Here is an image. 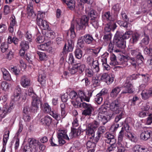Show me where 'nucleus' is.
Masks as SVG:
<instances>
[{"label":"nucleus","mask_w":152,"mask_h":152,"mask_svg":"<svg viewBox=\"0 0 152 152\" xmlns=\"http://www.w3.org/2000/svg\"><path fill=\"white\" fill-rule=\"evenodd\" d=\"M28 141L29 145H25L23 148L24 152H37V146L39 143L38 140L32 138L29 139Z\"/></svg>","instance_id":"1"},{"label":"nucleus","mask_w":152,"mask_h":152,"mask_svg":"<svg viewBox=\"0 0 152 152\" xmlns=\"http://www.w3.org/2000/svg\"><path fill=\"white\" fill-rule=\"evenodd\" d=\"M113 43L118 47L121 49H124L126 47L125 40L121 37L120 33L117 32L113 40Z\"/></svg>","instance_id":"2"},{"label":"nucleus","mask_w":152,"mask_h":152,"mask_svg":"<svg viewBox=\"0 0 152 152\" xmlns=\"http://www.w3.org/2000/svg\"><path fill=\"white\" fill-rule=\"evenodd\" d=\"M121 102L119 99H117L113 101L110 104V109L116 114H119L120 111L123 110V109L120 107Z\"/></svg>","instance_id":"3"},{"label":"nucleus","mask_w":152,"mask_h":152,"mask_svg":"<svg viewBox=\"0 0 152 152\" xmlns=\"http://www.w3.org/2000/svg\"><path fill=\"white\" fill-rule=\"evenodd\" d=\"M82 107L84 110L82 111V115L85 116H91L94 111V107L91 104L83 102Z\"/></svg>","instance_id":"4"},{"label":"nucleus","mask_w":152,"mask_h":152,"mask_svg":"<svg viewBox=\"0 0 152 152\" xmlns=\"http://www.w3.org/2000/svg\"><path fill=\"white\" fill-rule=\"evenodd\" d=\"M132 79V76L127 77L126 82L124 85V89L122 91V94L131 93L133 92L134 89L131 83Z\"/></svg>","instance_id":"5"},{"label":"nucleus","mask_w":152,"mask_h":152,"mask_svg":"<svg viewBox=\"0 0 152 152\" xmlns=\"http://www.w3.org/2000/svg\"><path fill=\"white\" fill-rule=\"evenodd\" d=\"M14 102H11L8 106L5 105L3 106L2 110L0 111V115L2 118H4L8 114L11 112L12 110L14 109Z\"/></svg>","instance_id":"6"},{"label":"nucleus","mask_w":152,"mask_h":152,"mask_svg":"<svg viewBox=\"0 0 152 152\" xmlns=\"http://www.w3.org/2000/svg\"><path fill=\"white\" fill-rule=\"evenodd\" d=\"M32 100L31 110L34 113L36 112L40 103V101L39 98L37 95H34V96H32Z\"/></svg>","instance_id":"7"},{"label":"nucleus","mask_w":152,"mask_h":152,"mask_svg":"<svg viewBox=\"0 0 152 152\" xmlns=\"http://www.w3.org/2000/svg\"><path fill=\"white\" fill-rule=\"evenodd\" d=\"M58 134V137L59 144L62 145L65 143V141L63 139L69 140L68 137L66 134V131L65 130H60Z\"/></svg>","instance_id":"8"},{"label":"nucleus","mask_w":152,"mask_h":152,"mask_svg":"<svg viewBox=\"0 0 152 152\" xmlns=\"http://www.w3.org/2000/svg\"><path fill=\"white\" fill-rule=\"evenodd\" d=\"M20 53L21 56L24 55L25 51L28 50L29 48V42L25 40L22 41L20 45Z\"/></svg>","instance_id":"9"},{"label":"nucleus","mask_w":152,"mask_h":152,"mask_svg":"<svg viewBox=\"0 0 152 152\" xmlns=\"http://www.w3.org/2000/svg\"><path fill=\"white\" fill-rule=\"evenodd\" d=\"M117 26L114 21H110L105 25L104 31V34L111 33L110 31H113L116 28Z\"/></svg>","instance_id":"10"},{"label":"nucleus","mask_w":152,"mask_h":152,"mask_svg":"<svg viewBox=\"0 0 152 152\" xmlns=\"http://www.w3.org/2000/svg\"><path fill=\"white\" fill-rule=\"evenodd\" d=\"M127 132V133H126V136L129 138V139L132 141L133 142H136L137 141V139L136 137H135L133 134L129 132L130 126L128 124H126L123 127Z\"/></svg>","instance_id":"11"},{"label":"nucleus","mask_w":152,"mask_h":152,"mask_svg":"<svg viewBox=\"0 0 152 152\" xmlns=\"http://www.w3.org/2000/svg\"><path fill=\"white\" fill-rule=\"evenodd\" d=\"M101 79L103 81L105 82L107 84L110 85L114 81V77L112 75H110L107 73H104L101 76Z\"/></svg>","instance_id":"12"},{"label":"nucleus","mask_w":152,"mask_h":152,"mask_svg":"<svg viewBox=\"0 0 152 152\" xmlns=\"http://www.w3.org/2000/svg\"><path fill=\"white\" fill-rule=\"evenodd\" d=\"M88 18L86 15L83 16L79 23H77V28H78L80 29H83L85 26L87 25L88 21Z\"/></svg>","instance_id":"13"},{"label":"nucleus","mask_w":152,"mask_h":152,"mask_svg":"<svg viewBox=\"0 0 152 152\" xmlns=\"http://www.w3.org/2000/svg\"><path fill=\"white\" fill-rule=\"evenodd\" d=\"M112 117V115L109 113H107L106 115H98V119L100 121L103 125H105L109 121Z\"/></svg>","instance_id":"14"},{"label":"nucleus","mask_w":152,"mask_h":152,"mask_svg":"<svg viewBox=\"0 0 152 152\" xmlns=\"http://www.w3.org/2000/svg\"><path fill=\"white\" fill-rule=\"evenodd\" d=\"M104 137L106 138L105 141L106 143L110 145L115 143L116 139L115 138L114 135L110 134L109 132H107L105 133Z\"/></svg>","instance_id":"15"},{"label":"nucleus","mask_w":152,"mask_h":152,"mask_svg":"<svg viewBox=\"0 0 152 152\" xmlns=\"http://www.w3.org/2000/svg\"><path fill=\"white\" fill-rule=\"evenodd\" d=\"M20 84L24 88H27L31 85L30 79L25 75L22 76L20 79Z\"/></svg>","instance_id":"16"},{"label":"nucleus","mask_w":152,"mask_h":152,"mask_svg":"<svg viewBox=\"0 0 152 152\" xmlns=\"http://www.w3.org/2000/svg\"><path fill=\"white\" fill-rule=\"evenodd\" d=\"M99 140L96 138H94L89 139L86 144L87 148L88 149H94L96 147V144L98 141Z\"/></svg>","instance_id":"17"},{"label":"nucleus","mask_w":152,"mask_h":152,"mask_svg":"<svg viewBox=\"0 0 152 152\" xmlns=\"http://www.w3.org/2000/svg\"><path fill=\"white\" fill-rule=\"evenodd\" d=\"M37 25L42 30L48 29L49 25L47 21L44 20H37Z\"/></svg>","instance_id":"18"},{"label":"nucleus","mask_w":152,"mask_h":152,"mask_svg":"<svg viewBox=\"0 0 152 152\" xmlns=\"http://www.w3.org/2000/svg\"><path fill=\"white\" fill-rule=\"evenodd\" d=\"M45 71L43 70H39V75L38 78V81L42 86H44L45 84V78L46 77L45 75Z\"/></svg>","instance_id":"19"},{"label":"nucleus","mask_w":152,"mask_h":152,"mask_svg":"<svg viewBox=\"0 0 152 152\" xmlns=\"http://www.w3.org/2000/svg\"><path fill=\"white\" fill-rule=\"evenodd\" d=\"M83 40L87 44H91L96 42L92 36L90 34H86L83 36Z\"/></svg>","instance_id":"20"},{"label":"nucleus","mask_w":152,"mask_h":152,"mask_svg":"<svg viewBox=\"0 0 152 152\" xmlns=\"http://www.w3.org/2000/svg\"><path fill=\"white\" fill-rule=\"evenodd\" d=\"M152 132L150 130L145 131L140 134V139L143 140H147L151 137Z\"/></svg>","instance_id":"21"},{"label":"nucleus","mask_w":152,"mask_h":152,"mask_svg":"<svg viewBox=\"0 0 152 152\" xmlns=\"http://www.w3.org/2000/svg\"><path fill=\"white\" fill-rule=\"evenodd\" d=\"M96 130L90 126H89L86 131V134L88 136L89 139L95 138L94 137L95 132Z\"/></svg>","instance_id":"22"},{"label":"nucleus","mask_w":152,"mask_h":152,"mask_svg":"<svg viewBox=\"0 0 152 152\" xmlns=\"http://www.w3.org/2000/svg\"><path fill=\"white\" fill-rule=\"evenodd\" d=\"M106 130V129L104 126H101L99 127L96 133V136L95 137L96 138L99 140L101 137L102 136L105 132Z\"/></svg>","instance_id":"23"},{"label":"nucleus","mask_w":152,"mask_h":152,"mask_svg":"<svg viewBox=\"0 0 152 152\" xmlns=\"http://www.w3.org/2000/svg\"><path fill=\"white\" fill-rule=\"evenodd\" d=\"M150 41L149 37L148 35L145 34L142 39L141 40L139 44L141 47H144L149 43Z\"/></svg>","instance_id":"24"},{"label":"nucleus","mask_w":152,"mask_h":152,"mask_svg":"<svg viewBox=\"0 0 152 152\" xmlns=\"http://www.w3.org/2000/svg\"><path fill=\"white\" fill-rule=\"evenodd\" d=\"M81 133V130L80 127H79L77 129L74 128L70 133V137L72 138L79 136Z\"/></svg>","instance_id":"25"},{"label":"nucleus","mask_w":152,"mask_h":152,"mask_svg":"<svg viewBox=\"0 0 152 152\" xmlns=\"http://www.w3.org/2000/svg\"><path fill=\"white\" fill-rule=\"evenodd\" d=\"M121 90V87H120L116 86L110 92V96L113 98L116 97L120 92Z\"/></svg>","instance_id":"26"},{"label":"nucleus","mask_w":152,"mask_h":152,"mask_svg":"<svg viewBox=\"0 0 152 152\" xmlns=\"http://www.w3.org/2000/svg\"><path fill=\"white\" fill-rule=\"evenodd\" d=\"M128 59H129V57L124 56H121L119 61L118 62V65H122L123 67H126L128 65L127 61Z\"/></svg>","instance_id":"27"},{"label":"nucleus","mask_w":152,"mask_h":152,"mask_svg":"<svg viewBox=\"0 0 152 152\" xmlns=\"http://www.w3.org/2000/svg\"><path fill=\"white\" fill-rule=\"evenodd\" d=\"M118 152H125L126 150L125 147L129 148L127 142H124V143H118Z\"/></svg>","instance_id":"28"},{"label":"nucleus","mask_w":152,"mask_h":152,"mask_svg":"<svg viewBox=\"0 0 152 152\" xmlns=\"http://www.w3.org/2000/svg\"><path fill=\"white\" fill-rule=\"evenodd\" d=\"M52 121V118L49 116H46L41 120V122L44 125L49 126L51 124Z\"/></svg>","instance_id":"29"},{"label":"nucleus","mask_w":152,"mask_h":152,"mask_svg":"<svg viewBox=\"0 0 152 152\" xmlns=\"http://www.w3.org/2000/svg\"><path fill=\"white\" fill-rule=\"evenodd\" d=\"M1 71L3 73L4 79L6 80L10 81L11 78L9 72L4 68H2Z\"/></svg>","instance_id":"30"},{"label":"nucleus","mask_w":152,"mask_h":152,"mask_svg":"<svg viewBox=\"0 0 152 152\" xmlns=\"http://www.w3.org/2000/svg\"><path fill=\"white\" fill-rule=\"evenodd\" d=\"M140 34L136 32L132 34V37L130 39V42L132 44H135L139 40Z\"/></svg>","instance_id":"31"},{"label":"nucleus","mask_w":152,"mask_h":152,"mask_svg":"<svg viewBox=\"0 0 152 152\" xmlns=\"http://www.w3.org/2000/svg\"><path fill=\"white\" fill-rule=\"evenodd\" d=\"M41 107L44 112L50 113L52 111L51 107L48 103H45L43 105L41 104Z\"/></svg>","instance_id":"32"},{"label":"nucleus","mask_w":152,"mask_h":152,"mask_svg":"<svg viewBox=\"0 0 152 152\" xmlns=\"http://www.w3.org/2000/svg\"><path fill=\"white\" fill-rule=\"evenodd\" d=\"M90 66L95 72H98L100 70L99 64L97 60H95V61Z\"/></svg>","instance_id":"33"},{"label":"nucleus","mask_w":152,"mask_h":152,"mask_svg":"<svg viewBox=\"0 0 152 152\" xmlns=\"http://www.w3.org/2000/svg\"><path fill=\"white\" fill-rule=\"evenodd\" d=\"M81 99L79 98L77 99L73 100L71 102L72 105L75 107L79 108L81 107L82 105L81 102L83 101Z\"/></svg>","instance_id":"34"},{"label":"nucleus","mask_w":152,"mask_h":152,"mask_svg":"<svg viewBox=\"0 0 152 152\" xmlns=\"http://www.w3.org/2000/svg\"><path fill=\"white\" fill-rule=\"evenodd\" d=\"M27 15L29 17H34L36 15L33 11V7L30 4H28L27 6Z\"/></svg>","instance_id":"35"},{"label":"nucleus","mask_w":152,"mask_h":152,"mask_svg":"<svg viewBox=\"0 0 152 152\" xmlns=\"http://www.w3.org/2000/svg\"><path fill=\"white\" fill-rule=\"evenodd\" d=\"M146 148L139 145H136L133 148L134 152H145Z\"/></svg>","instance_id":"36"},{"label":"nucleus","mask_w":152,"mask_h":152,"mask_svg":"<svg viewBox=\"0 0 152 152\" xmlns=\"http://www.w3.org/2000/svg\"><path fill=\"white\" fill-rule=\"evenodd\" d=\"M19 42V39L16 37H14L13 38L11 36H9L7 39V42L11 44L13 43L15 45H18Z\"/></svg>","instance_id":"37"},{"label":"nucleus","mask_w":152,"mask_h":152,"mask_svg":"<svg viewBox=\"0 0 152 152\" xmlns=\"http://www.w3.org/2000/svg\"><path fill=\"white\" fill-rule=\"evenodd\" d=\"M124 134V128L122 127L121 129L119 132L118 137V143H124L126 142L123 140Z\"/></svg>","instance_id":"38"},{"label":"nucleus","mask_w":152,"mask_h":152,"mask_svg":"<svg viewBox=\"0 0 152 152\" xmlns=\"http://www.w3.org/2000/svg\"><path fill=\"white\" fill-rule=\"evenodd\" d=\"M108 107L105 104H103L101 105L100 108H99V112L98 115H106Z\"/></svg>","instance_id":"39"},{"label":"nucleus","mask_w":152,"mask_h":152,"mask_svg":"<svg viewBox=\"0 0 152 152\" xmlns=\"http://www.w3.org/2000/svg\"><path fill=\"white\" fill-rule=\"evenodd\" d=\"M142 77V80L143 83L145 84H142L140 86V87L141 88L142 87H145L146 85H147L148 83V81L150 80L149 76L148 75H143L142 74L141 75Z\"/></svg>","instance_id":"40"},{"label":"nucleus","mask_w":152,"mask_h":152,"mask_svg":"<svg viewBox=\"0 0 152 152\" xmlns=\"http://www.w3.org/2000/svg\"><path fill=\"white\" fill-rule=\"evenodd\" d=\"M119 113L120 114L117 115L115 118V121L116 123L124 118L125 112L123 110L120 111Z\"/></svg>","instance_id":"41"},{"label":"nucleus","mask_w":152,"mask_h":152,"mask_svg":"<svg viewBox=\"0 0 152 152\" xmlns=\"http://www.w3.org/2000/svg\"><path fill=\"white\" fill-rule=\"evenodd\" d=\"M70 33V36L73 39L76 37V34L75 32V27L74 25L72 23L71 27L68 31V33Z\"/></svg>","instance_id":"42"},{"label":"nucleus","mask_w":152,"mask_h":152,"mask_svg":"<svg viewBox=\"0 0 152 152\" xmlns=\"http://www.w3.org/2000/svg\"><path fill=\"white\" fill-rule=\"evenodd\" d=\"M77 69L80 73H82L84 70L86 66L84 64L78 63L75 65Z\"/></svg>","instance_id":"43"},{"label":"nucleus","mask_w":152,"mask_h":152,"mask_svg":"<svg viewBox=\"0 0 152 152\" xmlns=\"http://www.w3.org/2000/svg\"><path fill=\"white\" fill-rule=\"evenodd\" d=\"M50 115H51L53 118L56 119L57 120H59L61 118H63L64 117H63L62 116V115H60L58 113L56 112L52 111L50 113Z\"/></svg>","instance_id":"44"},{"label":"nucleus","mask_w":152,"mask_h":152,"mask_svg":"<svg viewBox=\"0 0 152 152\" xmlns=\"http://www.w3.org/2000/svg\"><path fill=\"white\" fill-rule=\"evenodd\" d=\"M67 51L70 52L72 50L74 47V42L71 39H69L68 40V46Z\"/></svg>","instance_id":"45"},{"label":"nucleus","mask_w":152,"mask_h":152,"mask_svg":"<svg viewBox=\"0 0 152 152\" xmlns=\"http://www.w3.org/2000/svg\"><path fill=\"white\" fill-rule=\"evenodd\" d=\"M110 59L111 61L110 64V65H115L118 64V62L116 61V57L114 54H111Z\"/></svg>","instance_id":"46"},{"label":"nucleus","mask_w":152,"mask_h":152,"mask_svg":"<svg viewBox=\"0 0 152 152\" xmlns=\"http://www.w3.org/2000/svg\"><path fill=\"white\" fill-rule=\"evenodd\" d=\"M90 20L91 23L95 28H97L98 27L99 23L97 18L90 19Z\"/></svg>","instance_id":"47"},{"label":"nucleus","mask_w":152,"mask_h":152,"mask_svg":"<svg viewBox=\"0 0 152 152\" xmlns=\"http://www.w3.org/2000/svg\"><path fill=\"white\" fill-rule=\"evenodd\" d=\"M83 53L82 50L79 48H77L75 51V55L76 58L80 59L82 56Z\"/></svg>","instance_id":"48"},{"label":"nucleus","mask_w":152,"mask_h":152,"mask_svg":"<svg viewBox=\"0 0 152 152\" xmlns=\"http://www.w3.org/2000/svg\"><path fill=\"white\" fill-rule=\"evenodd\" d=\"M102 100L103 97L98 94L96 95L94 99V101L95 103L98 104H101L102 102Z\"/></svg>","instance_id":"49"},{"label":"nucleus","mask_w":152,"mask_h":152,"mask_svg":"<svg viewBox=\"0 0 152 152\" xmlns=\"http://www.w3.org/2000/svg\"><path fill=\"white\" fill-rule=\"evenodd\" d=\"M1 88L5 91L8 90L9 88V83L5 81L2 82L1 84Z\"/></svg>","instance_id":"50"},{"label":"nucleus","mask_w":152,"mask_h":152,"mask_svg":"<svg viewBox=\"0 0 152 152\" xmlns=\"http://www.w3.org/2000/svg\"><path fill=\"white\" fill-rule=\"evenodd\" d=\"M66 4L71 10H74L75 7V1L74 0H72L71 1L66 3Z\"/></svg>","instance_id":"51"},{"label":"nucleus","mask_w":152,"mask_h":152,"mask_svg":"<svg viewBox=\"0 0 152 152\" xmlns=\"http://www.w3.org/2000/svg\"><path fill=\"white\" fill-rule=\"evenodd\" d=\"M10 132L9 131L6 132L4 135L3 138V145H5L7 142V140L9 138V136Z\"/></svg>","instance_id":"52"},{"label":"nucleus","mask_w":152,"mask_h":152,"mask_svg":"<svg viewBox=\"0 0 152 152\" xmlns=\"http://www.w3.org/2000/svg\"><path fill=\"white\" fill-rule=\"evenodd\" d=\"M60 107L61 108V112L62 116L63 117H65L66 115L65 112L66 110V104L64 103H63L60 104Z\"/></svg>","instance_id":"53"},{"label":"nucleus","mask_w":152,"mask_h":152,"mask_svg":"<svg viewBox=\"0 0 152 152\" xmlns=\"http://www.w3.org/2000/svg\"><path fill=\"white\" fill-rule=\"evenodd\" d=\"M78 98L81 99V100L86 101V95L84 92L82 91H79L78 92Z\"/></svg>","instance_id":"54"},{"label":"nucleus","mask_w":152,"mask_h":152,"mask_svg":"<svg viewBox=\"0 0 152 152\" xmlns=\"http://www.w3.org/2000/svg\"><path fill=\"white\" fill-rule=\"evenodd\" d=\"M144 53L146 54L152 55V45H149V48L146 47L145 48Z\"/></svg>","instance_id":"55"},{"label":"nucleus","mask_w":152,"mask_h":152,"mask_svg":"<svg viewBox=\"0 0 152 152\" xmlns=\"http://www.w3.org/2000/svg\"><path fill=\"white\" fill-rule=\"evenodd\" d=\"M88 15L91 18V19L97 18L96 12L94 10H90L88 13Z\"/></svg>","instance_id":"56"},{"label":"nucleus","mask_w":152,"mask_h":152,"mask_svg":"<svg viewBox=\"0 0 152 152\" xmlns=\"http://www.w3.org/2000/svg\"><path fill=\"white\" fill-rule=\"evenodd\" d=\"M37 53L39 56V58L40 60H45L47 58V56L45 53L39 51H37Z\"/></svg>","instance_id":"57"},{"label":"nucleus","mask_w":152,"mask_h":152,"mask_svg":"<svg viewBox=\"0 0 152 152\" xmlns=\"http://www.w3.org/2000/svg\"><path fill=\"white\" fill-rule=\"evenodd\" d=\"M141 95L142 96L143 99H147L150 96L148 91L147 90H143L141 94Z\"/></svg>","instance_id":"58"},{"label":"nucleus","mask_w":152,"mask_h":152,"mask_svg":"<svg viewBox=\"0 0 152 152\" xmlns=\"http://www.w3.org/2000/svg\"><path fill=\"white\" fill-rule=\"evenodd\" d=\"M69 96L70 98L73 100L77 99L78 98L77 93L74 91H72L70 92Z\"/></svg>","instance_id":"59"},{"label":"nucleus","mask_w":152,"mask_h":152,"mask_svg":"<svg viewBox=\"0 0 152 152\" xmlns=\"http://www.w3.org/2000/svg\"><path fill=\"white\" fill-rule=\"evenodd\" d=\"M8 47V45L7 43L5 42L2 43L1 46V51L3 53L5 52L7 50Z\"/></svg>","instance_id":"60"},{"label":"nucleus","mask_w":152,"mask_h":152,"mask_svg":"<svg viewBox=\"0 0 152 152\" xmlns=\"http://www.w3.org/2000/svg\"><path fill=\"white\" fill-rule=\"evenodd\" d=\"M132 31H126L123 35H121V37L125 40L129 38L130 35L132 34Z\"/></svg>","instance_id":"61"},{"label":"nucleus","mask_w":152,"mask_h":152,"mask_svg":"<svg viewBox=\"0 0 152 152\" xmlns=\"http://www.w3.org/2000/svg\"><path fill=\"white\" fill-rule=\"evenodd\" d=\"M45 12H42L41 11H39L37 15V20H43V19L45 17Z\"/></svg>","instance_id":"62"},{"label":"nucleus","mask_w":152,"mask_h":152,"mask_svg":"<svg viewBox=\"0 0 152 152\" xmlns=\"http://www.w3.org/2000/svg\"><path fill=\"white\" fill-rule=\"evenodd\" d=\"M10 69L11 72L14 73L16 75H19L20 72L19 69H18L16 67H12Z\"/></svg>","instance_id":"63"},{"label":"nucleus","mask_w":152,"mask_h":152,"mask_svg":"<svg viewBox=\"0 0 152 152\" xmlns=\"http://www.w3.org/2000/svg\"><path fill=\"white\" fill-rule=\"evenodd\" d=\"M112 34L111 33L104 34L103 39L106 41L110 40L112 37Z\"/></svg>","instance_id":"64"}]
</instances>
